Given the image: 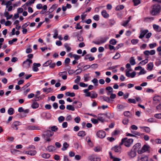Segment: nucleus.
Returning a JSON list of instances; mask_svg holds the SVG:
<instances>
[{
	"label": "nucleus",
	"mask_w": 161,
	"mask_h": 161,
	"mask_svg": "<svg viewBox=\"0 0 161 161\" xmlns=\"http://www.w3.org/2000/svg\"><path fill=\"white\" fill-rule=\"evenodd\" d=\"M153 1L157 2V3L153 4L152 6L150 14L152 15H157L161 11V7L159 3H161V0H153Z\"/></svg>",
	"instance_id": "nucleus-1"
},
{
	"label": "nucleus",
	"mask_w": 161,
	"mask_h": 161,
	"mask_svg": "<svg viewBox=\"0 0 161 161\" xmlns=\"http://www.w3.org/2000/svg\"><path fill=\"white\" fill-rule=\"evenodd\" d=\"M133 142V140L132 139H128L127 137H125L121 139L120 145H122L124 144L126 147H129L132 144Z\"/></svg>",
	"instance_id": "nucleus-2"
},
{
	"label": "nucleus",
	"mask_w": 161,
	"mask_h": 161,
	"mask_svg": "<svg viewBox=\"0 0 161 161\" xmlns=\"http://www.w3.org/2000/svg\"><path fill=\"white\" fill-rule=\"evenodd\" d=\"M108 39V38L107 36L104 37H101L100 38L99 41H92V42L96 44L99 45L101 44L104 43L106 42Z\"/></svg>",
	"instance_id": "nucleus-3"
},
{
	"label": "nucleus",
	"mask_w": 161,
	"mask_h": 161,
	"mask_svg": "<svg viewBox=\"0 0 161 161\" xmlns=\"http://www.w3.org/2000/svg\"><path fill=\"white\" fill-rule=\"evenodd\" d=\"M107 116V114H98V120L102 123L105 121V119Z\"/></svg>",
	"instance_id": "nucleus-4"
},
{
	"label": "nucleus",
	"mask_w": 161,
	"mask_h": 161,
	"mask_svg": "<svg viewBox=\"0 0 161 161\" xmlns=\"http://www.w3.org/2000/svg\"><path fill=\"white\" fill-rule=\"evenodd\" d=\"M88 160L91 161H100L101 158L98 156L95 155H92L90 156L88 158Z\"/></svg>",
	"instance_id": "nucleus-5"
},
{
	"label": "nucleus",
	"mask_w": 161,
	"mask_h": 161,
	"mask_svg": "<svg viewBox=\"0 0 161 161\" xmlns=\"http://www.w3.org/2000/svg\"><path fill=\"white\" fill-rule=\"evenodd\" d=\"M141 147V144L140 143H137L133 147L132 149L137 152L139 154H141L142 153V151L139 150V149Z\"/></svg>",
	"instance_id": "nucleus-6"
},
{
	"label": "nucleus",
	"mask_w": 161,
	"mask_h": 161,
	"mask_svg": "<svg viewBox=\"0 0 161 161\" xmlns=\"http://www.w3.org/2000/svg\"><path fill=\"white\" fill-rule=\"evenodd\" d=\"M96 135L98 137L102 139L105 136L106 132L103 130H99L97 132Z\"/></svg>",
	"instance_id": "nucleus-7"
},
{
	"label": "nucleus",
	"mask_w": 161,
	"mask_h": 161,
	"mask_svg": "<svg viewBox=\"0 0 161 161\" xmlns=\"http://www.w3.org/2000/svg\"><path fill=\"white\" fill-rule=\"evenodd\" d=\"M26 129L29 130H40L41 127L34 125H29L27 126Z\"/></svg>",
	"instance_id": "nucleus-8"
},
{
	"label": "nucleus",
	"mask_w": 161,
	"mask_h": 161,
	"mask_svg": "<svg viewBox=\"0 0 161 161\" xmlns=\"http://www.w3.org/2000/svg\"><path fill=\"white\" fill-rule=\"evenodd\" d=\"M121 145H120V144L119 146H115L112 148V150L113 151H114L116 153H120L121 152Z\"/></svg>",
	"instance_id": "nucleus-9"
},
{
	"label": "nucleus",
	"mask_w": 161,
	"mask_h": 161,
	"mask_svg": "<svg viewBox=\"0 0 161 161\" xmlns=\"http://www.w3.org/2000/svg\"><path fill=\"white\" fill-rule=\"evenodd\" d=\"M54 132L50 130H47L44 132L43 135L44 137L52 136Z\"/></svg>",
	"instance_id": "nucleus-10"
},
{
	"label": "nucleus",
	"mask_w": 161,
	"mask_h": 161,
	"mask_svg": "<svg viewBox=\"0 0 161 161\" xmlns=\"http://www.w3.org/2000/svg\"><path fill=\"white\" fill-rule=\"evenodd\" d=\"M136 151L133 149L128 153V155L131 158H133L136 156Z\"/></svg>",
	"instance_id": "nucleus-11"
},
{
	"label": "nucleus",
	"mask_w": 161,
	"mask_h": 161,
	"mask_svg": "<svg viewBox=\"0 0 161 161\" xmlns=\"http://www.w3.org/2000/svg\"><path fill=\"white\" fill-rule=\"evenodd\" d=\"M153 103H159L161 100V97L159 96H156L153 97Z\"/></svg>",
	"instance_id": "nucleus-12"
},
{
	"label": "nucleus",
	"mask_w": 161,
	"mask_h": 161,
	"mask_svg": "<svg viewBox=\"0 0 161 161\" xmlns=\"http://www.w3.org/2000/svg\"><path fill=\"white\" fill-rule=\"evenodd\" d=\"M148 32V30L147 29L143 31L141 30L140 31L141 34L139 36V38L140 39H142Z\"/></svg>",
	"instance_id": "nucleus-13"
},
{
	"label": "nucleus",
	"mask_w": 161,
	"mask_h": 161,
	"mask_svg": "<svg viewBox=\"0 0 161 161\" xmlns=\"http://www.w3.org/2000/svg\"><path fill=\"white\" fill-rule=\"evenodd\" d=\"M101 100H103V101H106L108 103H111L112 100L109 97L106 96H101L100 97Z\"/></svg>",
	"instance_id": "nucleus-14"
},
{
	"label": "nucleus",
	"mask_w": 161,
	"mask_h": 161,
	"mask_svg": "<svg viewBox=\"0 0 161 161\" xmlns=\"http://www.w3.org/2000/svg\"><path fill=\"white\" fill-rule=\"evenodd\" d=\"M25 153L31 156H34L36 154V151L35 150L26 151Z\"/></svg>",
	"instance_id": "nucleus-15"
},
{
	"label": "nucleus",
	"mask_w": 161,
	"mask_h": 161,
	"mask_svg": "<svg viewBox=\"0 0 161 161\" xmlns=\"http://www.w3.org/2000/svg\"><path fill=\"white\" fill-rule=\"evenodd\" d=\"M101 14L102 16L105 18H107L109 17V14L105 10H103L101 12Z\"/></svg>",
	"instance_id": "nucleus-16"
},
{
	"label": "nucleus",
	"mask_w": 161,
	"mask_h": 161,
	"mask_svg": "<svg viewBox=\"0 0 161 161\" xmlns=\"http://www.w3.org/2000/svg\"><path fill=\"white\" fill-rule=\"evenodd\" d=\"M90 74H86L84 75V81L85 82H86L89 81L90 80Z\"/></svg>",
	"instance_id": "nucleus-17"
},
{
	"label": "nucleus",
	"mask_w": 161,
	"mask_h": 161,
	"mask_svg": "<svg viewBox=\"0 0 161 161\" xmlns=\"http://www.w3.org/2000/svg\"><path fill=\"white\" fill-rule=\"evenodd\" d=\"M147 69L148 70L151 71L152 70L153 67V62H150L147 65Z\"/></svg>",
	"instance_id": "nucleus-18"
},
{
	"label": "nucleus",
	"mask_w": 161,
	"mask_h": 161,
	"mask_svg": "<svg viewBox=\"0 0 161 161\" xmlns=\"http://www.w3.org/2000/svg\"><path fill=\"white\" fill-rule=\"evenodd\" d=\"M153 29L156 31L160 32L161 30L159 29V25L156 24H153Z\"/></svg>",
	"instance_id": "nucleus-19"
},
{
	"label": "nucleus",
	"mask_w": 161,
	"mask_h": 161,
	"mask_svg": "<svg viewBox=\"0 0 161 161\" xmlns=\"http://www.w3.org/2000/svg\"><path fill=\"white\" fill-rule=\"evenodd\" d=\"M138 161H148V157L146 155H142Z\"/></svg>",
	"instance_id": "nucleus-20"
},
{
	"label": "nucleus",
	"mask_w": 161,
	"mask_h": 161,
	"mask_svg": "<svg viewBox=\"0 0 161 161\" xmlns=\"http://www.w3.org/2000/svg\"><path fill=\"white\" fill-rule=\"evenodd\" d=\"M124 114L125 116L129 118H131L132 115V114L129 111L124 112Z\"/></svg>",
	"instance_id": "nucleus-21"
},
{
	"label": "nucleus",
	"mask_w": 161,
	"mask_h": 161,
	"mask_svg": "<svg viewBox=\"0 0 161 161\" xmlns=\"http://www.w3.org/2000/svg\"><path fill=\"white\" fill-rule=\"evenodd\" d=\"M69 146V145L66 142H65L63 144V146L61 149L62 151H65L67 150Z\"/></svg>",
	"instance_id": "nucleus-22"
},
{
	"label": "nucleus",
	"mask_w": 161,
	"mask_h": 161,
	"mask_svg": "<svg viewBox=\"0 0 161 161\" xmlns=\"http://www.w3.org/2000/svg\"><path fill=\"white\" fill-rule=\"evenodd\" d=\"M57 6L58 5L56 4H54L49 9L48 12L49 13L52 12L55 10V9L57 7Z\"/></svg>",
	"instance_id": "nucleus-23"
},
{
	"label": "nucleus",
	"mask_w": 161,
	"mask_h": 161,
	"mask_svg": "<svg viewBox=\"0 0 161 161\" xmlns=\"http://www.w3.org/2000/svg\"><path fill=\"white\" fill-rule=\"evenodd\" d=\"M86 135V132L83 130L79 131L77 134V135L79 136H84Z\"/></svg>",
	"instance_id": "nucleus-24"
},
{
	"label": "nucleus",
	"mask_w": 161,
	"mask_h": 161,
	"mask_svg": "<svg viewBox=\"0 0 161 161\" xmlns=\"http://www.w3.org/2000/svg\"><path fill=\"white\" fill-rule=\"evenodd\" d=\"M130 64L132 65H134L136 64V63L134 57H132L130 58Z\"/></svg>",
	"instance_id": "nucleus-25"
},
{
	"label": "nucleus",
	"mask_w": 161,
	"mask_h": 161,
	"mask_svg": "<svg viewBox=\"0 0 161 161\" xmlns=\"http://www.w3.org/2000/svg\"><path fill=\"white\" fill-rule=\"evenodd\" d=\"M20 122L18 121H15L12 124V127L13 128H14V127H16V126L20 125Z\"/></svg>",
	"instance_id": "nucleus-26"
},
{
	"label": "nucleus",
	"mask_w": 161,
	"mask_h": 161,
	"mask_svg": "<svg viewBox=\"0 0 161 161\" xmlns=\"http://www.w3.org/2000/svg\"><path fill=\"white\" fill-rule=\"evenodd\" d=\"M140 128L143 129L147 133H149L150 131V129L149 127L147 126L141 127Z\"/></svg>",
	"instance_id": "nucleus-27"
},
{
	"label": "nucleus",
	"mask_w": 161,
	"mask_h": 161,
	"mask_svg": "<svg viewBox=\"0 0 161 161\" xmlns=\"http://www.w3.org/2000/svg\"><path fill=\"white\" fill-rule=\"evenodd\" d=\"M91 98L92 99H94L97 97V94L94 91H91Z\"/></svg>",
	"instance_id": "nucleus-28"
},
{
	"label": "nucleus",
	"mask_w": 161,
	"mask_h": 161,
	"mask_svg": "<svg viewBox=\"0 0 161 161\" xmlns=\"http://www.w3.org/2000/svg\"><path fill=\"white\" fill-rule=\"evenodd\" d=\"M66 109L69 110L74 111L75 110V108L72 105H68L66 106Z\"/></svg>",
	"instance_id": "nucleus-29"
},
{
	"label": "nucleus",
	"mask_w": 161,
	"mask_h": 161,
	"mask_svg": "<svg viewBox=\"0 0 161 161\" xmlns=\"http://www.w3.org/2000/svg\"><path fill=\"white\" fill-rule=\"evenodd\" d=\"M149 147L146 145H144L142 148L141 151H142V153L147 151L148 150Z\"/></svg>",
	"instance_id": "nucleus-30"
},
{
	"label": "nucleus",
	"mask_w": 161,
	"mask_h": 161,
	"mask_svg": "<svg viewBox=\"0 0 161 161\" xmlns=\"http://www.w3.org/2000/svg\"><path fill=\"white\" fill-rule=\"evenodd\" d=\"M14 109L12 108H9L8 111V114L10 115H12L14 113Z\"/></svg>",
	"instance_id": "nucleus-31"
},
{
	"label": "nucleus",
	"mask_w": 161,
	"mask_h": 161,
	"mask_svg": "<svg viewBox=\"0 0 161 161\" xmlns=\"http://www.w3.org/2000/svg\"><path fill=\"white\" fill-rule=\"evenodd\" d=\"M39 106V103L36 102H34L33 103L31 107L33 108H38Z\"/></svg>",
	"instance_id": "nucleus-32"
},
{
	"label": "nucleus",
	"mask_w": 161,
	"mask_h": 161,
	"mask_svg": "<svg viewBox=\"0 0 161 161\" xmlns=\"http://www.w3.org/2000/svg\"><path fill=\"white\" fill-rule=\"evenodd\" d=\"M42 90L44 92H47V93H48L52 91V89L51 87H49L48 88H43Z\"/></svg>",
	"instance_id": "nucleus-33"
},
{
	"label": "nucleus",
	"mask_w": 161,
	"mask_h": 161,
	"mask_svg": "<svg viewBox=\"0 0 161 161\" xmlns=\"http://www.w3.org/2000/svg\"><path fill=\"white\" fill-rule=\"evenodd\" d=\"M109 153L110 156L111 158L113 159L114 161H120L121 160L120 159L117 158H115L112 156V153L111 152H109Z\"/></svg>",
	"instance_id": "nucleus-34"
},
{
	"label": "nucleus",
	"mask_w": 161,
	"mask_h": 161,
	"mask_svg": "<svg viewBox=\"0 0 161 161\" xmlns=\"http://www.w3.org/2000/svg\"><path fill=\"white\" fill-rule=\"evenodd\" d=\"M124 5H121L119 6H117L115 8V10L116 11H119L120 10H122L124 9Z\"/></svg>",
	"instance_id": "nucleus-35"
},
{
	"label": "nucleus",
	"mask_w": 161,
	"mask_h": 161,
	"mask_svg": "<svg viewBox=\"0 0 161 161\" xmlns=\"http://www.w3.org/2000/svg\"><path fill=\"white\" fill-rule=\"evenodd\" d=\"M64 46L66 49L67 52H69L71 50V48L69 46L68 43H65L64 45Z\"/></svg>",
	"instance_id": "nucleus-36"
},
{
	"label": "nucleus",
	"mask_w": 161,
	"mask_h": 161,
	"mask_svg": "<svg viewBox=\"0 0 161 161\" xmlns=\"http://www.w3.org/2000/svg\"><path fill=\"white\" fill-rule=\"evenodd\" d=\"M65 95L68 96H70L71 97H75V93L74 92H67Z\"/></svg>",
	"instance_id": "nucleus-37"
},
{
	"label": "nucleus",
	"mask_w": 161,
	"mask_h": 161,
	"mask_svg": "<svg viewBox=\"0 0 161 161\" xmlns=\"http://www.w3.org/2000/svg\"><path fill=\"white\" fill-rule=\"evenodd\" d=\"M52 63V60H48L45 62L43 65L44 67H47L48 65L49 66L50 64Z\"/></svg>",
	"instance_id": "nucleus-38"
},
{
	"label": "nucleus",
	"mask_w": 161,
	"mask_h": 161,
	"mask_svg": "<svg viewBox=\"0 0 161 161\" xmlns=\"http://www.w3.org/2000/svg\"><path fill=\"white\" fill-rule=\"evenodd\" d=\"M132 2L134 3V6H137L141 3V1L140 0H133Z\"/></svg>",
	"instance_id": "nucleus-39"
},
{
	"label": "nucleus",
	"mask_w": 161,
	"mask_h": 161,
	"mask_svg": "<svg viewBox=\"0 0 161 161\" xmlns=\"http://www.w3.org/2000/svg\"><path fill=\"white\" fill-rule=\"evenodd\" d=\"M54 147L53 146H48L47 147V149L49 152H52L55 150Z\"/></svg>",
	"instance_id": "nucleus-40"
},
{
	"label": "nucleus",
	"mask_w": 161,
	"mask_h": 161,
	"mask_svg": "<svg viewBox=\"0 0 161 161\" xmlns=\"http://www.w3.org/2000/svg\"><path fill=\"white\" fill-rule=\"evenodd\" d=\"M50 155L48 153H43L42 155V157L45 158H47L50 157Z\"/></svg>",
	"instance_id": "nucleus-41"
},
{
	"label": "nucleus",
	"mask_w": 161,
	"mask_h": 161,
	"mask_svg": "<svg viewBox=\"0 0 161 161\" xmlns=\"http://www.w3.org/2000/svg\"><path fill=\"white\" fill-rule=\"evenodd\" d=\"M83 92L84 93H86V94H85V96H86V97H91V93H92L91 92H88L89 91H87V92H86V91H85V89L84 90H83Z\"/></svg>",
	"instance_id": "nucleus-42"
},
{
	"label": "nucleus",
	"mask_w": 161,
	"mask_h": 161,
	"mask_svg": "<svg viewBox=\"0 0 161 161\" xmlns=\"http://www.w3.org/2000/svg\"><path fill=\"white\" fill-rule=\"evenodd\" d=\"M120 57V54L118 53H117L115 56L113 57V58L114 59H117L119 58Z\"/></svg>",
	"instance_id": "nucleus-43"
},
{
	"label": "nucleus",
	"mask_w": 161,
	"mask_h": 161,
	"mask_svg": "<svg viewBox=\"0 0 161 161\" xmlns=\"http://www.w3.org/2000/svg\"><path fill=\"white\" fill-rule=\"evenodd\" d=\"M109 42L110 44L113 45H115L117 43L116 40L114 39H111Z\"/></svg>",
	"instance_id": "nucleus-44"
},
{
	"label": "nucleus",
	"mask_w": 161,
	"mask_h": 161,
	"mask_svg": "<svg viewBox=\"0 0 161 161\" xmlns=\"http://www.w3.org/2000/svg\"><path fill=\"white\" fill-rule=\"evenodd\" d=\"M148 62V60L147 59H145L144 60H142L141 62L139 64H141L142 65H144L146 64Z\"/></svg>",
	"instance_id": "nucleus-45"
},
{
	"label": "nucleus",
	"mask_w": 161,
	"mask_h": 161,
	"mask_svg": "<svg viewBox=\"0 0 161 161\" xmlns=\"http://www.w3.org/2000/svg\"><path fill=\"white\" fill-rule=\"evenodd\" d=\"M128 102L129 103H133L134 104H135L136 103L135 100L134 99L131 98H129L128 99Z\"/></svg>",
	"instance_id": "nucleus-46"
},
{
	"label": "nucleus",
	"mask_w": 161,
	"mask_h": 161,
	"mask_svg": "<svg viewBox=\"0 0 161 161\" xmlns=\"http://www.w3.org/2000/svg\"><path fill=\"white\" fill-rule=\"evenodd\" d=\"M80 77L79 76H77V78L75 80V83L76 84H78L80 80Z\"/></svg>",
	"instance_id": "nucleus-47"
},
{
	"label": "nucleus",
	"mask_w": 161,
	"mask_h": 161,
	"mask_svg": "<svg viewBox=\"0 0 161 161\" xmlns=\"http://www.w3.org/2000/svg\"><path fill=\"white\" fill-rule=\"evenodd\" d=\"M146 72L145 71L144 69H142L140 72L138 73V75H139L142 74H145Z\"/></svg>",
	"instance_id": "nucleus-48"
},
{
	"label": "nucleus",
	"mask_w": 161,
	"mask_h": 161,
	"mask_svg": "<svg viewBox=\"0 0 161 161\" xmlns=\"http://www.w3.org/2000/svg\"><path fill=\"white\" fill-rule=\"evenodd\" d=\"M58 130V128L56 126H53L51 127V131H57Z\"/></svg>",
	"instance_id": "nucleus-49"
},
{
	"label": "nucleus",
	"mask_w": 161,
	"mask_h": 161,
	"mask_svg": "<svg viewBox=\"0 0 161 161\" xmlns=\"http://www.w3.org/2000/svg\"><path fill=\"white\" fill-rule=\"evenodd\" d=\"M117 107L119 109H124L125 107V106L122 104H118L117 106Z\"/></svg>",
	"instance_id": "nucleus-50"
},
{
	"label": "nucleus",
	"mask_w": 161,
	"mask_h": 161,
	"mask_svg": "<svg viewBox=\"0 0 161 161\" xmlns=\"http://www.w3.org/2000/svg\"><path fill=\"white\" fill-rule=\"evenodd\" d=\"M149 46L150 48L152 49L157 46V44L155 43H151L149 45Z\"/></svg>",
	"instance_id": "nucleus-51"
},
{
	"label": "nucleus",
	"mask_w": 161,
	"mask_h": 161,
	"mask_svg": "<svg viewBox=\"0 0 161 161\" xmlns=\"http://www.w3.org/2000/svg\"><path fill=\"white\" fill-rule=\"evenodd\" d=\"M23 66L24 68H29L30 67V65L28 63V62L24 64V62H23Z\"/></svg>",
	"instance_id": "nucleus-52"
},
{
	"label": "nucleus",
	"mask_w": 161,
	"mask_h": 161,
	"mask_svg": "<svg viewBox=\"0 0 161 161\" xmlns=\"http://www.w3.org/2000/svg\"><path fill=\"white\" fill-rule=\"evenodd\" d=\"M64 119L65 118L64 116H60L58 117V119L59 122L61 123L64 120Z\"/></svg>",
	"instance_id": "nucleus-53"
},
{
	"label": "nucleus",
	"mask_w": 161,
	"mask_h": 161,
	"mask_svg": "<svg viewBox=\"0 0 161 161\" xmlns=\"http://www.w3.org/2000/svg\"><path fill=\"white\" fill-rule=\"evenodd\" d=\"M92 82L94 84L95 86L98 85V80L96 78H94L92 80Z\"/></svg>",
	"instance_id": "nucleus-54"
},
{
	"label": "nucleus",
	"mask_w": 161,
	"mask_h": 161,
	"mask_svg": "<svg viewBox=\"0 0 161 161\" xmlns=\"http://www.w3.org/2000/svg\"><path fill=\"white\" fill-rule=\"evenodd\" d=\"M91 121L93 124H98V119H96L92 118L91 119Z\"/></svg>",
	"instance_id": "nucleus-55"
},
{
	"label": "nucleus",
	"mask_w": 161,
	"mask_h": 161,
	"mask_svg": "<svg viewBox=\"0 0 161 161\" xmlns=\"http://www.w3.org/2000/svg\"><path fill=\"white\" fill-rule=\"evenodd\" d=\"M109 25L111 26H112L115 23V21L114 19H110L109 21Z\"/></svg>",
	"instance_id": "nucleus-56"
},
{
	"label": "nucleus",
	"mask_w": 161,
	"mask_h": 161,
	"mask_svg": "<svg viewBox=\"0 0 161 161\" xmlns=\"http://www.w3.org/2000/svg\"><path fill=\"white\" fill-rule=\"evenodd\" d=\"M74 120L75 122L78 123L80 120V118L79 116H77L75 118Z\"/></svg>",
	"instance_id": "nucleus-57"
},
{
	"label": "nucleus",
	"mask_w": 161,
	"mask_h": 161,
	"mask_svg": "<svg viewBox=\"0 0 161 161\" xmlns=\"http://www.w3.org/2000/svg\"><path fill=\"white\" fill-rule=\"evenodd\" d=\"M58 32L57 30H54V34L53 36V37L55 39H56L58 38Z\"/></svg>",
	"instance_id": "nucleus-58"
},
{
	"label": "nucleus",
	"mask_w": 161,
	"mask_h": 161,
	"mask_svg": "<svg viewBox=\"0 0 161 161\" xmlns=\"http://www.w3.org/2000/svg\"><path fill=\"white\" fill-rule=\"evenodd\" d=\"M28 62V63L30 65L32 63V61L31 60L27 58L26 60L24 61V64Z\"/></svg>",
	"instance_id": "nucleus-59"
},
{
	"label": "nucleus",
	"mask_w": 161,
	"mask_h": 161,
	"mask_svg": "<svg viewBox=\"0 0 161 161\" xmlns=\"http://www.w3.org/2000/svg\"><path fill=\"white\" fill-rule=\"evenodd\" d=\"M73 57L75 58V60H77L80 58V56L77 54H74L73 55Z\"/></svg>",
	"instance_id": "nucleus-60"
},
{
	"label": "nucleus",
	"mask_w": 161,
	"mask_h": 161,
	"mask_svg": "<svg viewBox=\"0 0 161 161\" xmlns=\"http://www.w3.org/2000/svg\"><path fill=\"white\" fill-rule=\"evenodd\" d=\"M93 18L94 20L96 21H98L99 20V15L97 14L94 15Z\"/></svg>",
	"instance_id": "nucleus-61"
},
{
	"label": "nucleus",
	"mask_w": 161,
	"mask_h": 161,
	"mask_svg": "<svg viewBox=\"0 0 161 161\" xmlns=\"http://www.w3.org/2000/svg\"><path fill=\"white\" fill-rule=\"evenodd\" d=\"M129 119L127 118L124 119L122 121L124 125H127L129 122Z\"/></svg>",
	"instance_id": "nucleus-62"
},
{
	"label": "nucleus",
	"mask_w": 161,
	"mask_h": 161,
	"mask_svg": "<svg viewBox=\"0 0 161 161\" xmlns=\"http://www.w3.org/2000/svg\"><path fill=\"white\" fill-rule=\"evenodd\" d=\"M76 29L79 30L82 28V26L80 25V23H77L76 26L75 27Z\"/></svg>",
	"instance_id": "nucleus-63"
},
{
	"label": "nucleus",
	"mask_w": 161,
	"mask_h": 161,
	"mask_svg": "<svg viewBox=\"0 0 161 161\" xmlns=\"http://www.w3.org/2000/svg\"><path fill=\"white\" fill-rule=\"evenodd\" d=\"M154 117L158 119H161V113L156 114H155L154 115Z\"/></svg>",
	"instance_id": "nucleus-64"
}]
</instances>
